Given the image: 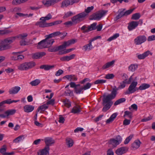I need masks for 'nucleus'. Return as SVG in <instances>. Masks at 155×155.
Returning a JSON list of instances; mask_svg holds the SVG:
<instances>
[{
    "mask_svg": "<svg viewBox=\"0 0 155 155\" xmlns=\"http://www.w3.org/2000/svg\"><path fill=\"white\" fill-rule=\"evenodd\" d=\"M120 84L117 88L116 86L114 87L110 94L106 95V94L105 93L103 95L102 104L104 107L102 109L103 111L106 112L110 108L113 104V102L111 100L116 97L117 94V91L119 89L124 88L126 86V84H127L126 80H124Z\"/></svg>",
    "mask_w": 155,
    "mask_h": 155,
    "instance_id": "1",
    "label": "nucleus"
},
{
    "mask_svg": "<svg viewBox=\"0 0 155 155\" xmlns=\"http://www.w3.org/2000/svg\"><path fill=\"white\" fill-rule=\"evenodd\" d=\"M13 40V38H8L0 41V51L10 49L11 47L10 45Z\"/></svg>",
    "mask_w": 155,
    "mask_h": 155,
    "instance_id": "2",
    "label": "nucleus"
},
{
    "mask_svg": "<svg viewBox=\"0 0 155 155\" xmlns=\"http://www.w3.org/2000/svg\"><path fill=\"white\" fill-rule=\"evenodd\" d=\"M35 65V63L34 62H27L18 66V68L21 71H27L34 67Z\"/></svg>",
    "mask_w": 155,
    "mask_h": 155,
    "instance_id": "3",
    "label": "nucleus"
},
{
    "mask_svg": "<svg viewBox=\"0 0 155 155\" xmlns=\"http://www.w3.org/2000/svg\"><path fill=\"white\" fill-rule=\"evenodd\" d=\"M86 16L87 14L85 12H83L72 17L71 20L74 24H76L82 21L83 18Z\"/></svg>",
    "mask_w": 155,
    "mask_h": 155,
    "instance_id": "4",
    "label": "nucleus"
},
{
    "mask_svg": "<svg viewBox=\"0 0 155 155\" xmlns=\"http://www.w3.org/2000/svg\"><path fill=\"white\" fill-rule=\"evenodd\" d=\"M107 12V11L104 10L99 11L92 14L91 16L90 19L99 20L105 15Z\"/></svg>",
    "mask_w": 155,
    "mask_h": 155,
    "instance_id": "5",
    "label": "nucleus"
},
{
    "mask_svg": "<svg viewBox=\"0 0 155 155\" xmlns=\"http://www.w3.org/2000/svg\"><path fill=\"white\" fill-rule=\"evenodd\" d=\"M138 83L137 81H133L129 86L128 90L125 92L126 94H129L135 92L137 90L136 86Z\"/></svg>",
    "mask_w": 155,
    "mask_h": 155,
    "instance_id": "6",
    "label": "nucleus"
},
{
    "mask_svg": "<svg viewBox=\"0 0 155 155\" xmlns=\"http://www.w3.org/2000/svg\"><path fill=\"white\" fill-rule=\"evenodd\" d=\"M147 40V38L145 35H139L134 39V43L136 45H140L145 42Z\"/></svg>",
    "mask_w": 155,
    "mask_h": 155,
    "instance_id": "7",
    "label": "nucleus"
},
{
    "mask_svg": "<svg viewBox=\"0 0 155 155\" xmlns=\"http://www.w3.org/2000/svg\"><path fill=\"white\" fill-rule=\"evenodd\" d=\"M96 23H94L87 27L84 25L81 28V30L82 31V32L84 33H87L91 31L96 29Z\"/></svg>",
    "mask_w": 155,
    "mask_h": 155,
    "instance_id": "8",
    "label": "nucleus"
},
{
    "mask_svg": "<svg viewBox=\"0 0 155 155\" xmlns=\"http://www.w3.org/2000/svg\"><path fill=\"white\" fill-rule=\"evenodd\" d=\"M80 0H64L61 3V7L63 8L67 7L70 5H72L75 3H78Z\"/></svg>",
    "mask_w": 155,
    "mask_h": 155,
    "instance_id": "9",
    "label": "nucleus"
},
{
    "mask_svg": "<svg viewBox=\"0 0 155 155\" xmlns=\"http://www.w3.org/2000/svg\"><path fill=\"white\" fill-rule=\"evenodd\" d=\"M122 141L121 137L120 135L117 136L115 139H111L110 140L109 143L112 144L113 147H116L119 145Z\"/></svg>",
    "mask_w": 155,
    "mask_h": 155,
    "instance_id": "10",
    "label": "nucleus"
},
{
    "mask_svg": "<svg viewBox=\"0 0 155 155\" xmlns=\"http://www.w3.org/2000/svg\"><path fill=\"white\" fill-rule=\"evenodd\" d=\"M67 34V33H62L59 31H57L47 35V38H51L52 37L59 36L61 38H63L66 36Z\"/></svg>",
    "mask_w": 155,
    "mask_h": 155,
    "instance_id": "11",
    "label": "nucleus"
},
{
    "mask_svg": "<svg viewBox=\"0 0 155 155\" xmlns=\"http://www.w3.org/2000/svg\"><path fill=\"white\" fill-rule=\"evenodd\" d=\"M139 22L137 21H133L128 24L127 28L129 31H131L135 29L138 25Z\"/></svg>",
    "mask_w": 155,
    "mask_h": 155,
    "instance_id": "12",
    "label": "nucleus"
},
{
    "mask_svg": "<svg viewBox=\"0 0 155 155\" xmlns=\"http://www.w3.org/2000/svg\"><path fill=\"white\" fill-rule=\"evenodd\" d=\"M153 53L150 52V51L148 50L141 54H137V58L140 60L143 59L149 55H152Z\"/></svg>",
    "mask_w": 155,
    "mask_h": 155,
    "instance_id": "13",
    "label": "nucleus"
},
{
    "mask_svg": "<svg viewBox=\"0 0 155 155\" xmlns=\"http://www.w3.org/2000/svg\"><path fill=\"white\" fill-rule=\"evenodd\" d=\"M21 89V87L18 86L13 87L9 89L8 93L10 94H17Z\"/></svg>",
    "mask_w": 155,
    "mask_h": 155,
    "instance_id": "14",
    "label": "nucleus"
},
{
    "mask_svg": "<svg viewBox=\"0 0 155 155\" xmlns=\"http://www.w3.org/2000/svg\"><path fill=\"white\" fill-rule=\"evenodd\" d=\"M46 53L44 52H37L32 54V58L34 59H38L41 58L46 55Z\"/></svg>",
    "mask_w": 155,
    "mask_h": 155,
    "instance_id": "15",
    "label": "nucleus"
},
{
    "mask_svg": "<svg viewBox=\"0 0 155 155\" xmlns=\"http://www.w3.org/2000/svg\"><path fill=\"white\" fill-rule=\"evenodd\" d=\"M40 20L41 21L37 22L35 24L36 25L39 26L41 28L49 27V23H47L46 21L43 19Z\"/></svg>",
    "mask_w": 155,
    "mask_h": 155,
    "instance_id": "16",
    "label": "nucleus"
},
{
    "mask_svg": "<svg viewBox=\"0 0 155 155\" xmlns=\"http://www.w3.org/2000/svg\"><path fill=\"white\" fill-rule=\"evenodd\" d=\"M75 42V40L74 39L70 40L64 42L62 45H61L62 50L65 48L66 47L69 46L71 44H74Z\"/></svg>",
    "mask_w": 155,
    "mask_h": 155,
    "instance_id": "17",
    "label": "nucleus"
},
{
    "mask_svg": "<svg viewBox=\"0 0 155 155\" xmlns=\"http://www.w3.org/2000/svg\"><path fill=\"white\" fill-rule=\"evenodd\" d=\"M49 147H45L38 152V155H47L49 154Z\"/></svg>",
    "mask_w": 155,
    "mask_h": 155,
    "instance_id": "18",
    "label": "nucleus"
},
{
    "mask_svg": "<svg viewBox=\"0 0 155 155\" xmlns=\"http://www.w3.org/2000/svg\"><path fill=\"white\" fill-rule=\"evenodd\" d=\"M127 150V147H122L117 149L116 151V153L117 155H121L126 152Z\"/></svg>",
    "mask_w": 155,
    "mask_h": 155,
    "instance_id": "19",
    "label": "nucleus"
},
{
    "mask_svg": "<svg viewBox=\"0 0 155 155\" xmlns=\"http://www.w3.org/2000/svg\"><path fill=\"white\" fill-rule=\"evenodd\" d=\"M115 61V60H113L111 61L106 63L104 64L102 67V69L105 70L110 67H113Z\"/></svg>",
    "mask_w": 155,
    "mask_h": 155,
    "instance_id": "20",
    "label": "nucleus"
},
{
    "mask_svg": "<svg viewBox=\"0 0 155 155\" xmlns=\"http://www.w3.org/2000/svg\"><path fill=\"white\" fill-rule=\"evenodd\" d=\"M44 140L46 144L45 147H49L52 144L54 143V140L51 137H46L45 138Z\"/></svg>",
    "mask_w": 155,
    "mask_h": 155,
    "instance_id": "21",
    "label": "nucleus"
},
{
    "mask_svg": "<svg viewBox=\"0 0 155 155\" xmlns=\"http://www.w3.org/2000/svg\"><path fill=\"white\" fill-rule=\"evenodd\" d=\"M75 56V54H72L70 56H64L60 58L61 61H69L74 59Z\"/></svg>",
    "mask_w": 155,
    "mask_h": 155,
    "instance_id": "22",
    "label": "nucleus"
},
{
    "mask_svg": "<svg viewBox=\"0 0 155 155\" xmlns=\"http://www.w3.org/2000/svg\"><path fill=\"white\" fill-rule=\"evenodd\" d=\"M45 40L44 39L38 43L37 47L38 49H41L44 48H48L46 45Z\"/></svg>",
    "mask_w": 155,
    "mask_h": 155,
    "instance_id": "23",
    "label": "nucleus"
},
{
    "mask_svg": "<svg viewBox=\"0 0 155 155\" xmlns=\"http://www.w3.org/2000/svg\"><path fill=\"white\" fill-rule=\"evenodd\" d=\"M34 109V106L31 105H27L24 107V111L27 113L32 111Z\"/></svg>",
    "mask_w": 155,
    "mask_h": 155,
    "instance_id": "24",
    "label": "nucleus"
},
{
    "mask_svg": "<svg viewBox=\"0 0 155 155\" xmlns=\"http://www.w3.org/2000/svg\"><path fill=\"white\" fill-rule=\"evenodd\" d=\"M88 42V44H86L83 47V49L85 51H90L94 48L92 45V42L90 41Z\"/></svg>",
    "mask_w": 155,
    "mask_h": 155,
    "instance_id": "25",
    "label": "nucleus"
},
{
    "mask_svg": "<svg viewBox=\"0 0 155 155\" xmlns=\"http://www.w3.org/2000/svg\"><path fill=\"white\" fill-rule=\"evenodd\" d=\"M125 9H120L118 12H119V13L117 15L115 19V20H117L124 16H126L125 13Z\"/></svg>",
    "mask_w": 155,
    "mask_h": 155,
    "instance_id": "26",
    "label": "nucleus"
},
{
    "mask_svg": "<svg viewBox=\"0 0 155 155\" xmlns=\"http://www.w3.org/2000/svg\"><path fill=\"white\" fill-rule=\"evenodd\" d=\"M141 143L139 140H136L132 144V147L134 149H136L138 148L141 144Z\"/></svg>",
    "mask_w": 155,
    "mask_h": 155,
    "instance_id": "27",
    "label": "nucleus"
},
{
    "mask_svg": "<svg viewBox=\"0 0 155 155\" xmlns=\"http://www.w3.org/2000/svg\"><path fill=\"white\" fill-rule=\"evenodd\" d=\"M54 65H42L40 67V68L44 69L45 71H48L54 68Z\"/></svg>",
    "mask_w": 155,
    "mask_h": 155,
    "instance_id": "28",
    "label": "nucleus"
},
{
    "mask_svg": "<svg viewBox=\"0 0 155 155\" xmlns=\"http://www.w3.org/2000/svg\"><path fill=\"white\" fill-rule=\"evenodd\" d=\"M46 38L45 39L46 44V45L48 46V48L50 46H51L54 42V40L53 39H49L50 38H47V35L46 36Z\"/></svg>",
    "mask_w": 155,
    "mask_h": 155,
    "instance_id": "29",
    "label": "nucleus"
},
{
    "mask_svg": "<svg viewBox=\"0 0 155 155\" xmlns=\"http://www.w3.org/2000/svg\"><path fill=\"white\" fill-rule=\"evenodd\" d=\"M29 0H13L12 2V5H17L21 3H24Z\"/></svg>",
    "mask_w": 155,
    "mask_h": 155,
    "instance_id": "30",
    "label": "nucleus"
},
{
    "mask_svg": "<svg viewBox=\"0 0 155 155\" xmlns=\"http://www.w3.org/2000/svg\"><path fill=\"white\" fill-rule=\"evenodd\" d=\"M81 108L79 106H75L72 109L71 112L74 114H78L81 111Z\"/></svg>",
    "mask_w": 155,
    "mask_h": 155,
    "instance_id": "31",
    "label": "nucleus"
},
{
    "mask_svg": "<svg viewBox=\"0 0 155 155\" xmlns=\"http://www.w3.org/2000/svg\"><path fill=\"white\" fill-rule=\"evenodd\" d=\"M150 85L149 84L146 83H143L141 84L139 87L138 89L140 90H145L150 87Z\"/></svg>",
    "mask_w": 155,
    "mask_h": 155,
    "instance_id": "32",
    "label": "nucleus"
},
{
    "mask_svg": "<svg viewBox=\"0 0 155 155\" xmlns=\"http://www.w3.org/2000/svg\"><path fill=\"white\" fill-rule=\"evenodd\" d=\"M61 45L58 47H54L49 48L48 49V51L51 52H54L58 51L59 50H61L62 49Z\"/></svg>",
    "mask_w": 155,
    "mask_h": 155,
    "instance_id": "33",
    "label": "nucleus"
},
{
    "mask_svg": "<svg viewBox=\"0 0 155 155\" xmlns=\"http://www.w3.org/2000/svg\"><path fill=\"white\" fill-rule=\"evenodd\" d=\"M16 112V110L14 109L8 110L5 112V114L8 117L14 114Z\"/></svg>",
    "mask_w": 155,
    "mask_h": 155,
    "instance_id": "34",
    "label": "nucleus"
},
{
    "mask_svg": "<svg viewBox=\"0 0 155 155\" xmlns=\"http://www.w3.org/2000/svg\"><path fill=\"white\" fill-rule=\"evenodd\" d=\"M124 117H127L131 119L132 117V114L131 112L128 111H125L124 112Z\"/></svg>",
    "mask_w": 155,
    "mask_h": 155,
    "instance_id": "35",
    "label": "nucleus"
},
{
    "mask_svg": "<svg viewBox=\"0 0 155 155\" xmlns=\"http://www.w3.org/2000/svg\"><path fill=\"white\" fill-rule=\"evenodd\" d=\"M138 68V66L135 64H131L128 68L129 71L132 72L134 71Z\"/></svg>",
    "mask_w": 155,
    "mask_h": 155,
    "instance_id": "36",
    "label": "nucleus"
},
{
    "mask_svg": "<svg viewBox=\"0 0 155 155\" xmlns=\"http://www.w3.org/2000/svg\"><path fill=\"white\" fill-rule=\"evenodd\" d=\"M66 143L69 147H71L73 145L74 142L73 140L70 138L66 139Z\"/></svg>",
    "mask_w": 155,
    "mask_h": 155,
    "instance_id": "37",
    "label": "nucleus"
},
{
    "mask_svg": "<svg viewBox=\"0 0 155 155\" xmlns=\"http://www.w3.org/2000/svg\"><path fill=\"white\" fill-rule=\"evenodd\" d=\"M83 89L82 87H77L75 88L74 92L77 94H80L83 93Z\"/></svg>",
    "mask_w": 155,
    "mask_h": 155,
    "instance_id": "38",
    "label": "nucleus"
},
{
    "mask_svg": "<svg viewBox=\"0 0 155 155\" xmlns=\"http://www.w3.org/2000/svg\"><path fill=\"white\" fill-rule=\"evenodd\" d=\"M126 100V99L124 98H120L115 102L114 103V105L115 106L121 103L125 102Z\"/></svg>",
    "mask_w": 155,
    "mask_h": 155,
    "instance_id": "39",
    "label": "nucleus"
},
{
    "mask_svg": "<svg viewBox=\"0 0 155 155\" xmlns=\"http://www.w3.org/2000/svg\"><path fill=\"white\" fill-rule=\"evenodd\" d=\"M119 36V33H116L114 34L112 36L108 38L107 40V41H110L116 39Z\"/></svg>",
    "mask_w": 155,
    "mask_h": 155,
    "instance_id": "40",
    "label": "nucleus"
},
{
    "mask_svg": "<svg viewBox=\"0 0 155 155\" xmlns=\"http://www.w3.org/2000/svg\"><path fill=\"white\" fill-rule=\"evenodd\" d=\"M63 102L65 106L68 107H70L71 106V103L69 99L66 98L63 101Z\"/></svg>",
    "mask_w": 155,
    "mask_h": 155,
    "instance_id": "41",
    "label": "nucleus"
},
{
    "mask_svg": "<svg viewBox=\"0 0 155 155\" xmlns=\"http://www.w3.org/2000/svg\"><path fill=\"white\" fill-rule=\"evenodd\" d=\"M48 107V106L47 104H44L38 107V111H39L40 110L42 111H44L45 110L47 109Z\"/></svg>",
    "mask_w": 155,
    "mask_h": 155,
    "instance_id": "42",
    "label": "nucleus"
},
{
    "mask_svg": "<svg viewBox=\"0 0 155 155\" xmlns=\"http://www.w3.org/2000/svg\"><path fill=\"white\" fill-rule=\"evenodd\" d=\"M12 103V100L10 99H9L7 100L3 101L0 103V106H2L5 104H10Z\"/></svg>",
    "mask_w": 155,
    "mask_h": 155,
    "instance_id": "43",
    "label": "nucleus"
},
{
    "mask_svg": "<svg viewBox=\"0 0 155 155\" xmlns=\"http://www.w3.org/2000/svg\"><path fill=\"white\" fill-rule=\"evenodd\" d=\"M12 32L8 29L0 30V35H5L8 34Z\"/></svg>",
    "mask_w": 155,
    "mask_h": 155,
    "instance_id": "44",
    "label": "nucleus"
},
{
    "mask_svg": "<svg viewBox=\"0 0 155 155\" xmlns=\"http://www.w3.org/2000/svg\"><path fill=\"white\" fill-rule=\"evenodd\" d=\"M40 83V81L39 79H36L31 82L30 84L33 86L38 85Z\"/></svg>",
    "mask_w": 155,
    "mask_h": 155,
    "instance_id": "45",
    "label": "nucleus"
},
{
    "mask_svg": "<svg viewBox=\"0 0 155 155\" xmlns=\"http://www.w3.org/2000/svg\"><path fill=\"white\" fill-rule=\"evenodd\" d=\"M62 22L61 20H57L53 22L49 23V27L53 25H57L61 24Z\"/></svg>",
    "mask_w": 155,
    "mask_h": 155,
    "instance_id": "46",
    "label": "nucleus"
},
{
    "mask_svg": "<svg viewBox=\"0 0 155 155\" xmlns=\"http://www.w3.org/2000/svg\"><path fill=\"white\" fill-rule=\"evenodd\" d=\"M140 15L139 13H136L133 14L131 17V19L133 20H137L140 17Z\"/></svg>",
    "mask_w": 155,
    "mask_h": 155,
    "instance_id": "47",
    "label": "nucleus"
},
{
    "mask_svg": "<svg viewBox=\"0 0 155 155\" xmlns=\"http://www.w3.org/2000/svg\"><path fill=\"white\" fill-rule=\"evenodd\" d=\"M94 8V7L93 6L91 7H88L86 9H85L84 12L85 14H87V15L91 11H92Z\"/></svg>",
    "mask_w": 155,
    "mask_h": 155,
    "instance_id": "48",
    "label": "nucleus"
},
{
    "mask_svg": "<svg viewBox=\"0 0 155 155\" xmlns=\"http://www.w3.org/2000/svg\"><path fill=\"white\" fill-rule=\"evenodd\" d=\"M134 136V135L131 134L129 137H127L124 141V143L125 144H128L129 141L132 139Z\"/></svg>",
    "mask_w": 155,
    "mask_h": 155,
    "instance_id": "49",
    "label": "nucleus"
},
{
    "mask_svg": "<svg viewBox=\"0 0 155 155\" xmlns=\"http://www.w3.org/2000/svg\"><path fill=\"white\" fill-rule=\"evenodd\" d=\"M65 93L66 96H73L74 94L73 91H72L68 89L65 91Z\"/></svg>",
    "mask_w": 155,
    "mask_h": 155,
    "instance_id": "50",
    "label": "nucleus"
},
{
    "mask_svg": "<svg viewBox=\"0 0 155 155\" xmlns=\"http://www.w3.org/2000/svg\"><path fill=\"white\" fill-rule=\"evenodd\" d=\"M52 18V16L50 13L48 14L45 17H42L40 18V19H43L45 20H48Z\"/></svg>",
    "mask_w": 155,
    "mask_h": 155,
    "instance_id": "51",
    "label": "nucleus"
},
{
    "mask_svg": "<svg viewBox=\"0 0 155 155\" xmlns=\"http://www.w3.org/2000/svg\"><path fill=\"white\" fill-rule=\"evenodd\" d=\"M92 84L87 83L85 85L82 87L83 90H85L89 88Z\"/></svg>",
    "mask_w": 155,
    "mask_h": 155,
    "instance_id": "52",
    "label": "nucleus"
},
{
    "mask_svg": "<svg viewBox=\"0 0 155 155\" xmlns=\"http://www.w3.org/2000/svg\"><path fill=\"white\" fill-rule=\"evenodd\" d=\"M106 81V80H99L98 79L96 80L94 83V84H103L105 83Z\"/></svg>",
    "mask_w": 155,
    "mask_h": 155,
    "instance_id": "53",
    "label": "nucleus"
},
{
    "mask_svg": "<svg viewBox=\"0 0 155 155\" xmlns=\"http://www.w3.org/2000/svg\"><path fill=\"white\" fill-rule=\"evenodd\" d=\"M111 3H115L119 2L120 3H121L122 2L124 1L125 2H128L129 0H110Z\"/></svg>",
    "mask_w": 155,
    "mask_h": 155,
    "instance_id": "54",
    "label": "nucleus"
},
{
    "mask_svg": "<svg viewBox=\"0 0 155 155\" xmlns=\"http://www.w3.org/2000/svg\"><path fill=\"white\" fill-rule=\"evenodd\" d=\"M3 148L0 149V152L3 155H5L6 153V148L5 145L3 146Z\"/></svg>",
    "mask_w": 155,
    "mask_h": 155,
    "instance_id": "55",
    "label": "nucleus"
},
{
    "mask_svg": "<svg viewBox=\"0 0 155 155\" xmlns=\"http://www.w3.org/2000/svg\"><path fill=\"white\" fill-rule=\"evenodd\" d=\"M114 77V75L113 74H106L105 78L107 79H112Z\"/></svg>",
    "mask_w": 155,
    "mask_h": 155,
    "instance_id": "56",
    "label": "nucleus"
},
{
    "mask_svg": "<svg viewBox=\"0 0 155 155\" xmlns=\"http://www.w3.org/2000/svg\"><path fill=\"white\" fill-rule=\"evenodd\" d=\"M64 24L65 25L66 27H69V26H72L74 24L72 21H69L65 22Z\"/></svg>",
    "mask_w": 155,
    "mask_h": 155,
    "instance_id": "57",
    "label": "nucleus"
},
{
    "mask_svg": "<svg viewBox=\"0 0 155 155\" xmlns=\"http://www.w3.org/2000/svg\"><path fill=\"white\" fill-rule=\"evenodd\" d=\"M73 13L71 11L68 12L67 13H65V15L63 16V18H68L73 15Z\"/></svg>",
    "mask_w": 155,
    "mask_h": 155,
    "instance_id": "58",
    "label": "nucleus"
},
{
    "mask_svg": "<svg viewBox=\"0 0 155 155\" xmlns=\"http://www.w3.org/2000/svg\"><path fill=\"white\" fill-rule=\"evenodd\" d=\"M130 120H128L125 118L123 121V124L125 126L128 125L130 124Z\"/></svg>",
    "mask_w": 155,
    "mask_h": 155,
    "instance_id": "59",
    "label": "nucleus"
},
{
    "mask_svg": "<svg viewBox=\"0 0 155 155\" xmlns=\"http://www.w3.org/2000/svg\"><path fill=\"white\" fill-rule=\"evenodd\" d=\"M43 4L46 7H49L51 6L50 0L45 1L43 2Z\"/></svg>",
    "mask_w": 155,
    "mask_h": 155,
    "instance_id": "60",
    "label": "nucleus"
},
{
    "mask_svg": "<svg viewBox=\"0 0 155 155\" xmlns=\"http://www.w3.org/2000/svg\"><path fill=\"white\" fill-rule=\"evenodd\" d=\"M134 9V8H132L126 11H125V15L127 16L131 14L133 12Z\"/></svg>",
    "mask_w": 155,
    "mask_h": 155,
    "instance_id": "61",
    "label": "nucleus"
},
{
    "mask_svg": "<svg viewBox=\"0 0 155 155\" xmlns=\"http://www.w3.org/2000/svg\"><path fill=\"white\" fill-rule=\"evenodd\" d=\"M147 41H148L155 40V35H153L148 37L147 38Z\"/></svg>",
    "mask_w": 155,
    "mask_h": 155,
    "instance_id": "62",
    "label": "nucleus"
},
{
    "mask_svg": "<svg viewBox=\"0 0 155 155\" xmlns=\"http://www.w3.org/2000/svg\"><path fill=\"white\" fill-rule=\"evenodd\" d=\"M28 36L27 33H23L19 35L18 37L21 39H23Z\"/></svg>",
    "mask_w": 155,
    "mask_h": 155,
    "instance_id": "63",
    "label": "nucleus"
},
{
    "mask_svg": "<svg viewBox=\"0 0 155 155\" xmlns=\"http://www.w3.org/2000/svg\"><path fill=\"white\" fill-rule=\"evenodd\" d=\"M64 121H65V119H64V118L62 116V115H60L58 122L60 123H64Z\"/></svg>",
    "mask_w": 155,
    "mask_h": 155,
    "instance_id": "64",
    "label": "nucleus"
}]
</instances>
